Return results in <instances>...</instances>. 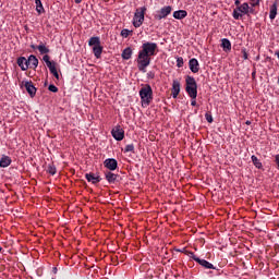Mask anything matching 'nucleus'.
I'll use <instances>...</instances> for the list:
<instances>
[{
    "label": "nucleus",
    "instance_id": "e433bc0d",
    "mask_svg": "<svg viewBox=\"0 0 279 279\" xmlns=\"http://www.w3.org/2000/svg\"><path fill=\"white\" fill-rule=\"evenodd\" d=\"M275 162L277 165V169L279 170V154L275 156Z\"/></svg>",
    "mask_w": 279,
    "mask_h": 279
},
{
    "label": "nucleus",
    "instance_id": "f03ea898",
    "mask_svg": "<svg viewBox=\"0 0 279 279\" xmlns=\"http://www.w3.org/2000/svg\"><path fill=\"white\" fill-rule=\"evenodd\" d=\"M185 93L191 99H197V81L191 75L185 76Z\"/></svg>",
    "mask_w": 279,
    "mask_h": 279
},
{
    "label": "nucleus",
    "instance_id": "7ed1b4c3",
    "mask_svg": "<svg viewBox=\"0 0 279 279\" xmlns=\"http://www.w3.org/2000/svg\"><path fill=\"white\" fill-rule=\"evenodd\" d=\"M136 62L138 71H141V73H147V66L151 64V57L140 50Z\"/></svg>",
    "mask_w": 279,
    "mask_h": 279
},
{
    "label": "nucleus",
    "instance_id": "a878e982",
    "mask_svg": "<svg viewBox=\"0 0 279 279\" xmlns=\"http://www.w3.org/2000/svg\"><path fill=\"white\" fill-rule=\"evenodd\" d=\"M251 160H252V162H253V165H254V167H255L256 169H263V162H260V159H258V157H256L255 155H253V156L251 157Z\"/></svg>",
    "mask_w": 279,
    "mask_h": 279
},
{
    "label": "nucleus",
    "instance_id": "f8f14e48",
    "mask_svg": "<svg viewBox=\"0 0 279 279\" xmlns=\"http://www.w3.org/2000/svg\"><path fill=\"white\" fill-rule=\"evenodd\" d=\"M105 178L109 184H116L117 182H119L120 175L113 173L112 171H106Z\"/></svg>",
    "mask_w": 279,
    "mask_h": 279
},
{
    "label": "nucleus",
    "instance_id": "2eb2a0df",
    "mask_svg": "<svg viewBox=\"0 0 279 279\" xmlns=\"http://www.w3.org/2000/svg\"><path fill=\"white\" fill-rule=\"evenodd\" d=\"M85 179L87 180V182H92L93 184H99V182L101 181V177L95 175V173L93 172L86 173Z\"/></svg>",
    "mask_w": 279,
    "mask_h": 279
},
{
    "label": "nucleus",
    "instance_id": "39448f33",
    "mask_svg": "<svg viewBox=\"0 0 279 279\" xmlns=\"http://www.w3.org/2000/svg\"><path fill=\"white\" fill-rule=\"evenodd\" d=\"M142 53L149 56L150 58L154 56H158V44L146 41L142 45V49L140 50Z\"/></svg>",
    "mask_w": 279,
    "mask_h": 279
},
{
    "label": "nucleus",
    "instance_id": "5701e85b",
    "mask_svg": "<svg viewBox=\"0 0 279 279\" xmlns=\"http://www.w3.org/2000/svg\"><path fill=\"white\" fill-rule=\"evenodd\" d=\"M197 263L198 265H201V267H204L205 269H215V266L206 259L199 258L197 259Z\"/></svg>",
    "mask_w": 279,
    "mask_h": 279
},
{
    "label": "nucleus",
    "instance_id": "7c9ffc66",
    "mask_svg": "<svg viewBox=\"0 0 279 279\" xmlns=\"http://www.w3.org/2000/svg\"><path fill=\"white\" fill-rule=\"evenodd\" d=\"M130 151L134 154V144H129L124 147V154H128Z\"/></svg>",
    "mask_w": 279,
    "mask_h": 279
},
{
    "label": "nucleus",
    "instance_id": "1a4fd4ad",
    "mask_svg": "<svg viewBox=\"0 0 279 279\" xmlns=\"http://www.w3.org/2000/svg\"><path fill=\"white\" fill-rule=\"evenodd\" d=\"M26 88V93H28L29 97H36V86H34V83L32 81H23L21 83V87Z\"/></svg>",
    "mask_w": 279,
    "mask_h": 279
},
{
    "label": "nucleus",
    "instance_id": "f3484780",
    "mask_svg": "<svg viewBox=\"0 0 279 279\" xmlns=\"http://www.w3.org/2000/svg\"><path fill=\"white\" fill-rule=\"evenodd\" d=\"M180 81L173 80L172 82V97L173 99H178V96L180 95Z\"/></svg>",
    "mask_w": 279,
    "mask_h": 279
},
{
    "label": "nucleus",
    "instance_id": "37998d69",
    "mask_svg": "<svg viewBox=\"0 0 279 279\" xmlns=\"http://www.w3.org/2000/svg\"><path fill=\"white\" fill-rule=\"evenodd\" d=\"M32 49H38V46L31 45Z\"/></svg>",
    "mask_w": 279,
    "mask_h": 279
},
{
    "label": "nucleus",
    "instance_id": "79ce46f5",
    "mask_svg": "<svg viewBox=\"0 0 279 279\" xmlns=\"http://www.w3.org/2000/svg\"><path fill=\"white\" fill-rule=\"evenodd\" d=\"M248 14H254V9L248 7Z\"/></svg>",
    "mask_w": 279,
    "mask_h": 279
},
{
    "label": "nucleus",
    "instance_id": "393cba45",
    "mask_svg": "<svg viewBox=\"0 0 279 279\" xmlns=\"http://www.w3.org/2000/svg\"><path fill=\"white\" fill-rule=\"evenodd\" d=\"M133 50L128 47L122 51V60H130L132 58Z\"/></svg>",
    "mask_w": 279,
    "mask_h": 279
},
{
    "label": "nucleus",
    "instance_id": "b1692460",
    "mask_svg": "<svg viewBox=\"0 0 279 279\" xmlns=\"http://www.w3.org/2000/svg\"><path fill=\"white\" fill-rule=\"evenodd\" d=\"M92 50L95 58L99 59L101 58V53H104V46L100 44V46L94 47Z\"/></svg>",
    "mask_w": 279,
    "mask_h": 279
},
{
    "label": "nucleus",
    "instance_id": "4c0bfd02",
    "mask_svg": "<svg viewBox=\"0 0 279 279\" xmlns=\"http://www.w3.org/2000/svg\"><path fill=\"white\" fill-rule=\"evenodd\" d=\"M234 5H236V8H241V0H235Z\"/></svg>",
    "mask_w": 279,
    "mask_h": 279
},
{
    "label": "nucleus",
    "instance_id": "4be33fe9",
    "mask_svg": "<svg viewBox=\"0 0 279 279\" xmlns=\"http://www.w3.org/2000/svg\"><path fill=\"white\" fill-rule=\"evenodd\" d=\"M221 48L226 52L232 51V43H230L228 38H223L221 39Z\"/></svg>",
    "mask_w": 279,
    "mask_h": 279
},
{
    "label": "nucleus",
    "instance_id": "9b49d317",
    "mask_svg": "<svg viewBox=\"0 0 279 279\" xmlns=\"http://www.w3.org/2000/svg\"><path fill=\"white\" fill-rule=\"evenodd\" d=\"M104 166L106 167V169H108L109 171H117L118 167H119V162L117 161V159L114 158H108L104 161Z\"/></svg>",
    "mask_w": 279,
    "mask_h": 279
},
{
    "label": "nucleus",
    "instance_id": "423d86ee",
    "mask_svg": "<svg viewBox=\"0 0 279 279\" xmlns=\"http://www.w3.org/2000/svg\"><path fill=\"white\" fill-rule=\"evenodd\" d=\"M43 60L46 63V66L49 69L51 75H53L56 80H60V74L58 73V63L56 61H51L49 54H45Z\"/></svg>",
    "mask_w": 279,
    "mask_h": 279
},
{
    "label": "nucleus",
    "instance_id": "a19ab883",
    "mask_svg": "<svg viewBox=\"0 0 279 279\" xmlns=\"http://www.w3.org/2000/svg\"><path fill=\"white\" fill-rule=\"evenodd\" d=\"M243 58L244 60H247V52L245 50H243Z\"/></svg>",
    "mask_w": 279,
    "mask_h": 279
},
{
    "label": "nucleus",
    "instance_id": "bb28decb",
    "mask_svg": "<svg viewBox=\"0 0 279 279\" xmlns=\"http://www.w3.org/2000/svg\"><path fill=\"white\" fill-rule=\"evenodd\" d=\"M35 5H36V12L38 14H44L45 12V7H43V1L40 0H35Z\"/></svg>",
    "mask_w": 279,
    "mask_h": 279
},
{
    "label": "nucleus",
    "instance_id": "f257e3e1",
    "mask_svg": "<svg viewBox=\"0 0 279 279\" xmlns=\"http://www.w3.org/2000/svg\"><path fill=\"white\" fill-rule=\"evenodd\" d=\"M141 104L143 108H147L154 101V89H151V85L145 84L140 89Z\"/></svg>",
    "mask_w": 279,
    "mask_h": 279
},
{
    "label": "nucleus",
    "instance_id": "6e6552de",
    "mask_svg": "<svg viewBox=\"0 0 279 279\" xmlns=\"http://www.w3.org/2000/svg\"><path fill=\"white\" fill-rule=\"evenodd\" d=\"M173 12V7L165 5L160 10L156 11L154 15L155 21H162V19H167Z\"/></svg>",
    "mask_w": 279,
    "mask_h": 279
},
{
    "label": "nucleus",
    "instance_id": "dca6fc26",
    "mask_svg": "<svg viewBox=\"0 0 279 279\" xmlns=\"http://www.w3.org/2000/svg\"><path fill=\"white\" fill-rule=\"evenodd\" d=\"M278 0H275V2L270 7V13H269V19L270 21H274L276 16H278Z\"/></svg>",
    "mask_w": 279,
    "mask_h": 279
},
{
    "label": "nucleus",
    "instance_id": "9d476101",
    "mask_svg": "<svg viewBox=\"0 0 279 279\" xmlns=\"http://www.w3.org/2000/svg\"><path fill=\"white\" fill-rule=\"evenodd\" d=\"M111 135L116 141H123V138H125V131L121 125H117L112 129Z\"/></svg>",
    "mask_w": 279,
    "mask_h": 279
},
{
    "label": "nucleus",
    "instance_id": "c756f323",
    "mask_svg": "<svg viewBox=\"0 0 279 279\" xmlns=\"http://www.w3.org/2000/svg\"><path fill=\"white\" fill-rule=\"evenodd\" d=\"M185 254H186V256H189L190 258L195 260V263H197V260H199V257H197V255H195V253H193L191 251H185Z\"/></svg>",
    "mask_w": 279,
    "mask_h": 279
},
{
    "label": "nucleus",
    "instance_id": "a211bd4d",
    "mask_svg": "<svg viewBox=\"0 0 279 279\" xmlns=\"http://www.w3.org/2000/svg\"><path fill=\"white\" fill-rule=\"evenodd\" d=\"M189 16V12L186 10H179L173 12V19H177V21H182L183 19H186Z\"/></svg>",
    "mask_w": 279,
    "mask_h": 279
},
{
    "label": "nucleus",
    "instance_id": "aec40b11",
    "mask_svg": "<svg viewBox=\"0 0 279 279\" xmlns=\"http://www.w3.org/2000/svg\"><path fill=\"white\" fill-rule=\"evenodd\" d=\"M12 165V158H10L9 156H2L0 159V167L2 169H5V167H10Z\"/></svg>",
    "mask_w": 279,
    "mask_h": 279
},
{
    "label": "nucleus",
    "instance_id": "6ab92c4d",
    "mask_svg": "<svg viewBox=\"0 0 279 279\" xmlns=\"http://www.w3.org/2000/svg\"><path fill=\"white\" fill-rule=\"evenodd\" d=\"M28 66L29 69H34V70L38 69V58H36V56L31 54L28 57Z\"/></svg>",
    "mask_w": 279,
    "mask_h": 279
},
{
    "label": "nucleus",
    "instance_id": "0eeeda50",
    "mask_svg": "<svg viewBox=\"0 0 279 279\" xmlns=\"http://www.w3.org/2000/svg\"><path fill=\"white\" fill-rule=\"evenodd\" d=\"M245 14H250V4L247 2L242 3L233 10L232 16L235 21L243 19Z\"/></svg>",
    "mask_w": 279,
    "mask_h": 279
},
{
    "label": "nucleus",
    "instance_id": "20e7f679",
    "mask_svg": "<svg viewBox=\"0 0 279 279\" xmlns=\"http://www.w3.org/2000/svg\"><path fill=\"white\" fill-rule=\"evenodd\" d=\"M147 12V7H142L136 9L133 16V26L138 28L145 22V13Z\"/></svg>",
    "mask_w": 279,
    "mask_h": 279
},
{
    "label": "nucleus",
    "instance_id": "c03bdc74",
    "mask_svg": "<svg viewBox=\"0 0 279 279\" xmlns=\"http://www.w3.org/2000/svg\"><path fill=\"white\" fill-rule=\"evenodd\" d=\"M75 3H82V0H74Z\"/></svg>",
    "mask_w": 279,
    "mask_h": 279
},
{
    "label": "nucleus",
    "instance_id": "412c9836",
    "mask_svg": "<svg viewBox=\"0 0 279 279\" xmlns=\"http://www.w3.org/2000/svg\"><path fill=\"white\" fill-rule=\"evenodd\" d=\"M88 45L92 47V49H95V47L101 46V39L99 37H90Z\"/></svg>",
    "mask_w": 279,
    "mask_h": 279
},
{
    "label": "nucleus",
    "instance_id": "4468645a",
    "mask_svg": "<svg viewBox=\"0 0 279 279\" xmlns=\"http://www.w3.org/2000/svg\"><path fill=\"white\" fill-rule=\"evenodd\" d=\"M190 71L192 73H199V61L197 59L193 58L189 61Z\"/></svg>",
    "mask_w": 279,
    "mask_h": 279
},
{
    "label": "nucleus",
    "instance_id": "cd10ccee",
    "mask_svg": "<svg viewBox=\"0 0 279 279\" xmlns=\"http://www.w3.org/2000/svg\"><path fill=\"white\" fill-rule=\"evenodd\" d=\"M37 49H38L39 53H41V54L49 53V48L44 46L43 43H40V45L37 46Z\"/></svg>",
    "mask_w": 279,
    "mask_h": 279
},
{
    "label": "nucleus",
    "instance_id": "58836bf2",
    "mask_svg": "<svg viewBox=\"0 0 279 279\" xmlns=\"http://www.w3.org/2000/svg\"><path fill=\"white\" fill-rule=\"evenodd\" d=\"M260 0H256L255 2L252 3L253 8H256V5H259Z\"/></svg>",
    "mask_w": 279,
    "mask_h": 279
},
{
    "label": "nucleus",
    "instance_id": "c9c22d12",
    "mask_svg": "<svg viewBox=\"0 0 279 279\" xmlns=\"http://www.w3.org/2000/svg\"><path fill=\"white\" fill-rule=\"evenodd\" d=\"M147 77H148V80H154V77H156V74L154 72L149 71L147 73Z\"/></svg>",
    "mask_w": 279,
    "mask_h": 279
},
{
    "label": "nucleus",
    "instance_id": "ea45409f",
    "mask_svg": "<svg viewBox=\"0 0 279 279\" xmlns=\"http://www.w3.org/2000/svg\"><path fill=\"white\" fill-rule=\"evenodd\" d=\"M191 106H197V100L192 99V101H191Z\"/></svg>",
    "mask_w": 279,
    "mask_h": 279
},
{
    "label": "nucleus",
    "instance_id": "a18cd8bd",
    "mask_svg": "<svg viewBox=\"0 0 279 279\" xmlns=\"http://www.w3.org/2000/svg\"><path fill=\"white\" fill-rule=\"evenodd\" d=\"M0 252H3V247L0 246Z\"/></svg>",
    "mask_w": 279,
    "mask_h": 279
},
{
    "label": "nucleus",
    "instance_id": "ddd939ff",
    "mask_svg": "<svg viewBox=\"0 0 279 279\" xmlns=\"http://www.w3.org/2000/svg\"><path fill=\"white\" fill-rule=\"evenodd\" d=\"M17 65L22 71H27V69H29V59L25 57L17 58Z\"/></svg>",
    "mask_w": 279,
    "mask_h": 279
},
{
    "label": "nucleus",
    "instance_id": "f704fd0d",
    "mask_svg": "<svg viewBox=\"0 0 279 279\" xmlns=\"http://www.w3.org/2000/svg\"><path fill=\"white\" fill-rule=\"evenodd\" d=\"M48 90H50V93H58V87H56V85L51 84L48 86Z\"/></svg>",
    "mask_w": 279,
    "mask_h": 279
},
{
    "label": "nucleus",
    "instance_id": "2f4dec72",
    "mask_svg": "<svg viewBox=\"0 0 279 279\" xmlns=\"http://www.w3.org/2000/svg\"><path fill=\"white\" fill-rule=\"evenodd\" d=\"M130 34H132V31H130V29H128V28H123L122 31H121V36H122V38H128V36H130Z\"/></svg>",
    "mask_w": 279,
    "mask_h": 279
},
{
    "label": "nucleus",
    "instance_id": "72a5a7b5",
    "mask_svg": "<svg viewBox=\"0 0 279 279\" xmlns=\"http://www.w3.org/2000/svg\"><path fill=\"white\" fill-rule=\"evenodd\" d=\"M205 119L207 121V123H213L214 119H213V114L210 113H205Z\"/></svg>",
    "mask_w": 279,
    "mask_h": 279
},
{
    "label": "nucleus",
    "instance_id": "473e14b6",
    "mask_svg": "<svg viewBox=\"0 0 279 279\" xmlns=\"http://www.w3.org/2000/svg\"><path fill=\"white\" fill-rule=\"evenodd\" d=\"M177 66L178 69H182V66H184V59L182 57L177 58Z\"/></svg>",
    "mask_w": 279,
    "mask_h": 279
},
{
    "label": "nucleus",
    "instance_id": "c85d7f7f",
    "mask_svg": "<svg viewBox=\"0 0 279 279\" xmlns=\"http://www.w3.org/2000/svg\"><path fill=\"white\" fill-rule=\"evenodd\" d=\"M47 173H50V175H56L57 169L54 165H49L47 168Z\"/></svg>",
    "mask_w": 279,
    "mask_h": 279
}]
</instances>
